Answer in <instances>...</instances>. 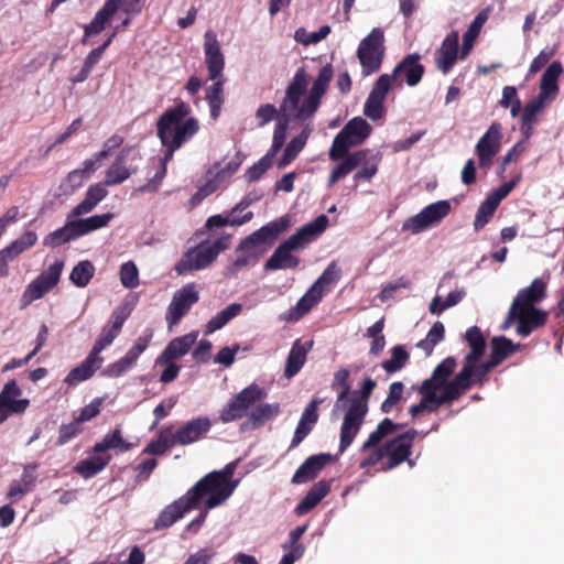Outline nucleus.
<instances>
[{
    "instance_id": "a878e982",
    "label": "nucleus",
    "mask_w": 564,
    "mask_h": 564,
    "mask_svg": "<svg viewBox=\"0 0 564 564\" xmlns=\"http://www.w3.org/2000/svg\"><path fill=\"white\" fill-rule=\"evenodd\" d=\"M240 162L231 160L224 164H217L207 172L206 183L202 185L200 192L209 195L225 184L238 170Z\"/></svg>"
},
{
    "instance_id": "412c9836",
    "label": "nucleus",
    "mask_w": 564,
    "mask_h": 564,
    "mask_svg": "<svg viewBox=\"0 0 564 564\" xmlns=\"http://www.w3.org/2000/svg\"><path fill=\"white\" fill-rule=\"evenodd\" d=\"M128 315L129 313L124 308H117L112 313L109 323L102 327L93 349L90 350L93 354L100 356V352L113 343L120 334Z\"/></svg>"
},
{
    "instance_id": "6e6d98bb",
    "label": "nucleus",
    "mask_w": 564,
    "mask_h": 564,
    "mask_svg": "<svg viewBox=\"0 0 564 564\" xmlns=\"http://www.w3.org/2000/svg\"><path fill=\"white\" fill-rule=\"evenodd\" d=\"M37 241V236L33 231H26L21 237L15 239L11 245L6 247L3 250L9 257L13 259L18 257L20 253L34 246Z\"/></svg>"
},
{
    "instance_id": "a19ab883",
    "label": "nucleus",
    "mask_w": 564,
    "mask_h": 564,
    "mask_svg": "<svg viewBox=\"0 0 564 564\" xmlns=\"http://www.w3.org/2000/svg\"><path fill=\"white\" fill-rule=\"evenodd\" d=\"M74 218L75 217H70L69 213L66 218V224L62 228L47 235L43 243L46 247L55 248L78 238L79 236L74 225Z\"/></svg>"
},
{
    "instance_id": "338daca9",
    "label": "nucleus",
    "mask_w": 564,
    "mask_h": 564,
    "mask_svg": "<svg viewBox=\"0 0 564 564\" xmlns=\"http://www.w3.org/2000/svg\"><path fill=\"white\" fill-rule=\"evenodd\" d=\"M246 413H247V411L241 405V403L239 401H237L236 397H232L228 401L226 406L223 409V411L220 413V420L224 423H229V422L236 421L238 419H241Z\"/></svg>"
},
{
    "instance_id": "e433bc0d",
    "label": "nucleus",
    "mask_w": 564,
    "mask_h": 564,
    "mask_svg": "<svg viewBox=\"0 0 564 564\" xmlns=\"http://www.w3.org/2000/svg\"><path fill=\"white\" fill-rule=\"evenodd\" d=\"M131 151V148H124L120 151L116 161L107 170L105 182L102 184L106 186H112L121 184L130 177L132 172L126 166V160Z\"/></svg>"
},
{
    "instance_id": "7ed1b4c3",
    "label": "nucleus",
    "mask_w": 564,
    "mask_h": 564,
    "mask_svg": "<svg viewBox=\"0 0 564 564\" xmlns=\"http://www.w3.org/2000/svg\"><path fill=\"white\" fill-rule=\"evenodd\" d=\"M398 429L399 425L390 419H384L378 424L377 429L369 434L367 441L360 447L361 453H369L360 463V467L373 466L387 457L388 464L382 469L390 470L409 457L413 440L416 435L415 430H410L381 444L384 438L394 434Z\"/></svg>"
},
{
    "instance_id": "f8f14e48",
    "label": "nucleus",
    "mask_w": 564,
    "mask_h": 564,
    "mask_svg": "<svg viewBox=\"0 0 564 564\" xmlns=\"http://www.w3.org/2000/svg\"><path fill=\"white\" fill-rule=\"evenodd\" d=\"M371 126L361 117L349 120L335 137L328 155L332 161H338L350 148L361 144L371 133Z\"/></svg>"
},
{
    "instance_id": "2eb2a0df",
    "label": "nucleus",
    "mask_w": 564,
    "mask_h": 564,
    "mask_svg": "<svg viewBox=\"0 0 564 564\" xmlns=\"http://www.w3.org/2000/svg\"><path fill=\"white\" fill-rule=\"evenodd\" d=\"M198 300L199 294L193 283H188L176 291L166 311L165 318L169 328L172 329L173 326L177 325Z\"/></svg>"
},
{
    "instance_id": "4d7b16f0",
    "label": "nucleus",
    "mask_w": 564,
    "mask_h": 564,
    "mask_svg": "<svg viewBox=\"0 0 564 564\" xmlns=\"http://www.w3.org/2000/svg\"><path fill=\"white\" fill-rule=\"evenodd\" d=\"M330 33L329 25H323L316 32H307L304 28H300L294 33V40L305 46L317 44Z\"/></svg>"
},
{
    "instance_id": "3c124183",
    "label": "nucleus",
    "mask_w": 564,
    "mask_h": 564,
    "mask_svg": "<svg viewBox=\"0 0 564 564\" xmlns=\"http://www.w3.org/2000/svg\"><path fill=\"white\" fill-rule=\"evenodd\" d=\"M349 371L345 368L336 371L334 376V384H338L341 388L333 409V415H336L339 411L346 408V401L350 393V384L348 382Z\"/></svg>"
},
{
    "instance_id": "8fccbe9b",
    "label": "nucleus",
    "mask_w": 564,
    "mask_h": 564,
    "mask_svg": "<svg viewBox=\"0 0 564 564\" xmlns=\"http://www.w3.org/2000/svg\"><path fill=\"white\" fill-rule=\"evenodd\" d=\"M213 80L214 84L209 86L206 90V100L210 108L212 118L217 119L219 117L221 106L224 102L223 86L225 83V78H217Z\"/></svg>"
},
{
    "instance_id": "1a4fd4ad",
    "label": "nucleus",
    "mask_w": 564,
    "mask_h": 564,
    "mask_svg": "<svg viewBox=\"0 0 564 564\" xmlns=\"http://www.w3.org/2000/svg\"><path fill=\"white\" fill-rule=\"evenodd\" d=\"M228 238H219L215 241H203L184 252L180 261L175 264L174 271L178 275H187L195 271L205 270L216 260L220 251L228 248Z\"/></svg>"
},
{
    "instance_id": "c03bdc74",
    "label": "nucleus",
    "mask_w": 564,
    "mask_h": 564,
    "mask_svg": "<svg viewBox=\"0 0 564 564\" xmlns=\"http://www.w3.org/2000/svg\"><path fill=\"white\" fill-rule=\"evenodd\" d=\"M130 448L131 444L122 437L120 429H115L112 432L106 434L100 442L95 444L94 453H102L108 449H116L123 453Z\"/></svg>"
},
{
    "instance_id": "5fc2aeb1",
    "label": "nucleus",
    "mask_w": 564,
    "mask_h": 564,
    "mask_svg": "<svg viewBox=\"0 0 564 564\" xmlns=\"http://www.w3.org/2000/svg\"><path fill=\"white\" fill-rule=\"evenodd\" d=\"M333 70L330 65H325L321 68L317 78L314 80L310 93L312 94V99L317 100L321 104V99L323 95L326 93L328 84L332 79Z\"/></svg>"
},
{
    "instance_id": "423d86ee",
    "label": "nucleus",
    "mask_w": 564,
    "mask_h": 564,
    "mask_svg": "<svg viewBox=\"0 0 564 564\" xmlns=\"http://www.w3.org/2000/svg\"><path fill=\"white\" fill-rule=\"evenodd\" d=\"M291 225V219L284 215L268 223L241 241L237 248V267H245L250 262L258 261L271 247L275 238L285 231Z\"/></svg>"
},
{
    "instance_id": "5701e85b",
    "label": "nucleus",
    "mask_w": 564,
    "mask_h": 564,
    "mask_svg": "<svg viewBox=\"0 0 564 564\" xmlns=\"http://www.w3.org/2000/svg\"><path fill=\"white\" fill-rule=\"evenodd\" d=\"M196 507L192 502V499L189 498L188 494L186 492L184 496H182L180 499L175 500L159 514L158 519L154 523L155 530H162L165 528H170L172 524H174L177 520L183 518V516L195 509Z\"/></svg>"
},
{
    "instance_id": "39448f33",
    "label": "nucleus",
    "mask_w": 564,
    "mask_h": 564,
    "mask_svg": "<svg viewBox=\"0 0 564 564\" xmlns=\"http://www.w3.org/2000/svg\"><path fill=\"white\" fill-rule=\"evenodd\" d=\"M376 387L375 380L366 378L358 391L349 393L339 432V452L344 453L359 433L368 413V398Z\"/></svg>"
},
{
    "instance_id": "9d476101",
    "label": "nucleus",
    "mask_w": 564,
    "mask_h": 564,
    "mask_svg": "<svg viewBox=\"0 0 564 564\" xmlns=\"http://www.w3.org/2000/svg\"><path fill=\"white\" fill-rule=\"evenodd\" d=\"M216 476L218 475L207 474L187 491L196 508L203 501L204 508L212 510L223 505L234 494L236 484L224 482Z\"/></svg>"
},
{
    "instance_id": "f257e3e1",
    "label": "nucleus",
    "mask_w": 564,
    "mask_h": 564,
    "mask_svg": "<svg viewBox=\"0 0 564 564\" xmlns=\"http://www.w3.org/2000/svg\"><path fill=\"white\" fill-rule=\"evenodd\" d=\"M477 361H470L469 373L464 381L458 380V373L448 380L456 367V360L453 357L445 358L433 371L432 376L424 380L419 389L422 399L419 403L410 406L409 412L412 416H417L426 411L435 412L443 404L457 400L476 381L482 378L491 370L488 362L476 365Z\"/></svg>"
},
{
    "instance_id": "c85d7f7f",
    "label": "nucleus",
    "mask_w": 564,
    "mask_h": 564,
    "mask_svg": "<svg viewBox=\"0 0 564 564\" xmlns=\"http://www.w3.org/2000/svg\"><path fill=\"white\" fill-rule=\"evenodd\" d=\"M104 358L96 356L91 351L78 366L73 368L65 377L64 382L68 386H75L91 378L97 369L101 367Z\"/></svg>"
},
{
    "instance_id": "b1692460",
    "label": "nucleus",
    "mask_w": 564,
    "mask_h": 564,
    "mask_svg": "<svg viewBox=\"0 0 564 564\" xmlns=\"http://www.w3.org/2000/svg\"><path fill=\"white\" fill-rule=\"evenodd\" d=\"M465 339L470 347V351L465 356L464 366L458 372V382L468 377L470 361H477L484 355L486 347L485 337L477 326H471L466 330Z\"/></svg>"
},
{
    "instance_id": "c756f323",
    "label": "nucleus",
    "mask_w": 564,
    "mask_h": 564,
    "mask_svg": "<svg viewBox=\"0 0 564 564\" xmlns=\"http://www.w3.org/2000/svg\"><path fill=\"white\" fill-rule=\"evenodd\" d=\"M212 427L208 417L202 416L186 422L177 430L180 445H188L200 440Z\"/></svg>"
},
{
    "instance_id": "cd10ccee",
    "label": "nucleus",
    "mask_w": 564,
    "mask_h": 564,
    "mask_svg": "<svg viewBox=\"0 0 564 564\" xmlns=\"http://www.w3.org/2000/svg\"><path fill=\"white\" fill-rule=\"evenodd\" d=\"M197 339V332L176 337L169 343L163 352L158 357L156 364H167L185 356Z\"/></svg>"
},
{
    "instance_id": "680f3d73",
    "label": "nucleus",
    "mask_w": 564,
    "mask_h": 564,
    "mask_svg": "<svg viewBox=\"0 0 564 564\" xmlns=\"http://www.w3.org/2000/svg\"><path fill=\"white\" fill-rule=\"evenodd\" d=\"M499 105L502 108H510V115L514 118L521 110V101L517 89L513 86H505Z\"/></svg>"
},
{
    "instance_id": "13d9d810",
    "label": "nucleus",
    "mask_w": 564,
    "mask_h": 564,
    "mask_svg": "<svg viewBox=\"0 0 564 564\" xmlns=\"http://www.w3.org/2000/svg\"><path fill=\"white\" fill-rule=\"evenodd\" d=\"M550 102L552 101L538 95L525 105L521 116V121L536 123L538 116Z\"/></svg>"
},
{
    "instance_id": "4c0bfd02",
    "label": "nucleus",
    "mask_w": 564,
    "mask_h": 564,
    "mask_svg": "<svg viewBox=\"0 0 564 564\" xmlns=\"http://www.w3.org/2000/svg\"><path fill=\"white\" fill-rule=\"evenodd\" d=\"M279 403H262L256 406L249 414L248 420L241 425V429H258L268 421L273 420L280 414Z\"/></svg>"
},
{
    "instance_id": "ea45409f",
    "label": "nucleus",
    "mask_w": 564,
    "mask_h": 564,
    "mask_svg": "<svg viewBox=\"0 0 564 564\" xmlns=\"http://www.w3.org/2000/svg\"><path fill=\"white\" fill-rule=\"evenodd\" d=\"M242 312V305L239 303H231L226 306L224 310L218 312L215 316H213L206 324V328L204 330L205 335H210L224 326H226L231 319L240 315Z\"/></svg>"
},
{
    "instance_id": "bb28decb",
    "label": "nucleus",
    "mask_w": 564,
    "mask_h": 564,
    "mask_svg": "<svg viewBox=\"0 0 564 564\" xmlns=\"http://www.w3.org/2000/svg\"><path fill=\"white\" fill-rule=\"evenodd\" d=\"M517 316V333L522 337H527L546 322L547 313L534 306H518Z\"/></svg>"
},
{
    "instance_id": "49530a36",
    "label": "nucleus",
    "mask_w": 564,
    "mask_h": 564,
    "mask_svg": "<svg viewBox=\"0 0 564 564\" xmlns=\"http://www.w3.org/2000/svg\"><path fill=\"white\" fill-rule=\"evenodd\" d=\"M245 207L242 205H238L229 216L223 217L220 215L212 216L207 219V227H224V226H240L247 221H249L253 214L251 212L246 213L243 216L239 217L237 215L238 212L242 210Z\"/></svg>"
},
{
    "instance_id": "72a5a7b5",
    "label": "nucleus",
    "mask_w": 564,
    "mask_h": 564,
    "mask_svg": "<svg viewBox=\"0 0 564 564\" xmlns=\"http://www.w3.org/2000/svg\"><path fill=\"white\" fill-rule=\"evenodd\" d=\"M546 296V282L541 279H534L528 288L520 290L512 304L518 306H534Z\"/></svg>"
},
{
    "instance_id": "dca6fc26",
    "label": "nucleus",
    "mask_w": 564,
    "mask_h": 564,
    "mask_svg": "<svg viewBox=\"0 0 564 564\" xmlns=\"http://www.w3.org/2000/svg\"><path fill=\"white\" fill-rule=\"evenodd\" d=\"M501 140L502 126L499 122H492L475 147L480 167L488 170L492 165L494 158L501 149Z\"/></svg>"
},
{
    "instance_id": "0e129e2a",
    "label": "nucleus",
    "mask_w": 564,
    "mask_h": 564,
    "mask_svg": "<svg viewBox=\"0 0 564 564\" xmlns=\"http://www.w3.org/2000/svg\"><path fill=\"white\" fill-rule=\"evenodd\" d=\"M403 391L404 386L402 382H392L389 387L388 397L381 404V411L383 413L392 412L395 405L402 400Z\"/></svg>"
},
{
    "instance_id": "7c9ffc66",
    "label": "nucleus",
    "mask_w": 564,
    "mask_h": 564,
    "mask_svg": "<svg viewBox=\"0 0 564 564\" xmlns=\"http://www.w3.org/2000/svg\"><path fill=\"white\" fill-rule=\"evenodd\" d=\"M313 347V341H301L297 339L289 352L285 362L284 376L288 379L293 378L304 366L306 356Z\"/></svg>"
},
{
    "instance_id": "f3484780",
    "label": "nucleus",
    "mask_w": 564,
    "mask_h": 564,
    "mask_svg": "<svg viewBox=\"0 0 564 564\" xmlns=\"http://www.w3.org/2000/svg\"><path fill=\"white\" fill-rule=\"evenodd\" d=\"M64 268L63 261L56 260L45 271H43L35 280H33L23 293V300L31 303L41 299L59 281Z\"/></svg>"
},
{
    "instance_id": "a18cd8bd",
    "label": "nucleus",
    "mask_w": 564,
    "mask_h": 564,
    "mask_svg": "<svg viewBox=\"0 0 564 564\" xmlns=\"http://www.w3.org/2000/svg\"><path fill=\"white\" fill-rule=\"evenodd\" d=\"M112 218L113 214L111 213L95 215L84 219L74 218V225L78 236L82 237L90 231L106 227Z\"/></svg>"
},
{
    "instance_id": "6e6552de",
    "label": "nucleus",
    "mask_w": 564,
    "mask_h": 564,
    "mask_svg": "<svg viewBox=\"0 0 564 564\" xmlns=\"http://www.w3.org/2000/svg\"><path fill=\"white\" fill-rule=\"evenodd\" d=\"M339 273L340 270L336 263L332 262L307 290V292L297 301L296 305L282 315V318L288 322H296L308 313L317 303H319L330 288L335 285L339 279Z\"/></svg>"
},
{
    "instance_id": "603ef678",
    "label": "nucleus",
    "mask_w": 564,
    "mask_h": 564,
    "mask_svg": "<svg viewBox=\"0 0 564 564\" xmlns=\"http://www.w3.org/2000/svg\"><path fill=\"white\" fill-rule=\"evenodd\" d=\"M95 274L94 264L88 260L78 262L69 274L70 281L78 288H85Z\"/></svg>"
},
{
    "instance_id": "20e7f679",
    "label": "nucleus",
    "mask_w": 564,
    "mask_h": 564,
    "mask_svg": "<svg viewBox=\"0 0 564 564\" xmlns=\"http://www.w3.org/2000/svg\"><path fill=\"white\" fill-rule=\"evenodd\" d=\"M328 217L319 215L314 220L305 224L284 240L265 261L264 269L268 271L294 269L300 264V258L294 253L303 250L314 241L328 226Z\"/></svg>"
},
{
    "instance_id": "09e8293b",
    "label": "nucleus",
    "mask_w": 564,
    "mask_h": 564,
    "mask_svg": "<svg viewBox=\"0 0 564 564\" xmlns=\"http://www.w3.org/2000/svg\"><path fill=\"white\" fill-rule=\"evenodd\" d=\"M109 460L110 456H93L79 462L75 466V471L87 479L101 471Z\"/></svg>"
},
{
    "instance_id": "79ce46f5",
    "label": "nucleus",
    "mask_w": 564,
    "mask_h": 564,
    "mask_svg": "<svg viewBox=\"0 0 564 564\" xmlns=\"http://www.w3.org/2000/svg\"><path fill=\"white\" fill-rule=\"evenodd\" d=\"M311 132L312 128L306 126L299 135L288 143L282 158L278 162L279 169H284L297 156L305 147Z\"/></svg>"
},
{
    "instance_id": "a211bd4d",
    "label": "nucleus",
    "mask_w": 564,
    "mask_h": 564,
    "mask_svg": "<svg viewBox=\"0 0 564 564\" xmlns=\"http://www.w3.org/2000/svg\"><path fill=\"white\" fill-rule=\"evenodd\" d=\"M22 390L15 380H10L0 392V424L7 421L10 414L24 413L30 404L28 399H22Z\"/></svg>"
},
{
    "instance_id": "393cba45",
    "label": "nucleus",
    "mask_w": 564,
    "mask_h": 564,
    "mask_svg": "<svg viewBox=\"0 0 564 564\" xmlns=\"http://www.w3.org/2000/svg\"><path fill=\"white\" fill-rule=\"evenodd\" d=\"M458 40L457 31L451 32L442 42L441 47L435 52V63L437 69L443 74L449 73L458 57Z\"/></svg>"
},
{
    "instance_id": "4468645a",
    "label": "nucleus",
    "mask_w": 564,
    "mask_h": 564,
    "mask_svg": "<svg viewBox=\"0 0 564 564\" xmlns=\"http://www.w3.org/2000/svg\"><path fill=\"white\" fill-rule=\"evenodd\" d=\"M452 206L448 200H437L425 206L416 215L409 217L402 224L403 231L412 235L421 234L430 228L438 226L451 213Z\"/></svg>"
},
{
    "instance_id": "de8ad7c7",
    "label": "nucleus",
    "mask_w": 564,
    "mask_h": 564,
    "mask_svg": "<svg viewBox=\"0 0 564 564\" xmlns=\"http://www.w3.org/2000/svg\"><path fill=\"white\" fill-rule=\"evenodd\" d=\"M35 468H36L35 465L28 466L24 468L21 479L19 481H14L10 487V490L8 492V497L10 499L20 498L33 488V486L35 484V477H34Z\"/></svg>"
},
{
    "instance_id": "aec40b11",
    "label": "nucleus",
    "mask_w": 564,
    "mask_h": 564,
    "mask_svg": "<svg viewBox=\"0 0 564 564\" xmlns=\"http://www.w3.org/2000/svg\"><path fill=\"white\" fill-rule=\"evenodd\" d=\"M204 53L209 79L224 78L225 57L213 31H206L204 34Z\"/></svg>"
},
{
    "instance_id": "9b49d317",
    "label": "nucleus",
    "mask_w": 564,
    "mask_h": 564,
    "mask_svg": "<svg viewBox=\"0 0 564 564\" xmlns=\"http://www.w3.org/2000/svg\"><path fill=\"white\" fill-rule=\"evenodd\" d=\"M143 4L144 0H107L85 26V37L102 32L120 11L126 15H138L142 11Z\"/></svg>"
},
{
    "instance_id": "c9c22d12",
    "label": "nucleus",
    "mask_w": 564,
    "mask_h": 564,
    "mask_svg": "<svg viewBox=\"0 0 564 564\" xmlns=\"http://www.w3.org/2000/svg\"><path fill=\"white\" fill-rule=\"evenodd\" d=\"M329 456L325 454L308 457L295 471L292 478L293 484H303L317 476L324 468Z\"/></svg>"
},
{
    "instance_id": "bf43d9fd",
    "label": "nucleus",
    "mask_w": 564,
    "mask_h": 564,
    "mask_svg": "<svg viewBox=\"0 0 564 564\" xmlns=\"http://www.w3.org/2000/svg\"><path fill=\"white\" fill-rule=\"evenodd\" d=\"M498 206L499 205H497V203H495L489 197H487L480 204V206H479V208L477 210L475 220H474V228H475V230L478 231V230L482 229L488 224V221L494 216V214H495V212H496Z\"/></svg>"
},
{
    "instance_id": "69168bd1",
    "label": "nucleus",
    "mask_w": 564,
    "mask_h": 564,
    "mask_svg": "<svg viewBox=\"0 0 564 564\" xmlns=\"http://www.w3.org/2000/svg\"><path fill=\"white\" fill-rule=\"evenodd\" d=\"M120 282L127 289L139 285V271L134 262H124L120 268Z\"/></svg>"
},
{
    "instance_id": "f03ea898",
    "label": "nucleus",
    "mask_w": 564,
    "mask_h": 564,
    "mask_svg": "<svg viewBox=\"0 0 564 564\" xmlns=\"http://www.w3.org/2000/svg\"><path fill=\"white\" fill-rule=\"evenodd\" d=\"M191 107L185 102L177 104L166 110L158 120V135L162 144L167 149L163 160H160V170L147 184L139 188L140 192H156L161 181L166 174L165 163L173 152L191 140L199 130L198 121L189 117Z\"/></svg>"
},
{
    "instance_id": "864d4df0",
    "label": "nucleus",
    "mask_w": 564,
    "mask_h": 564,
    "mask_svg": "<svg viewBox=\"0 0 564 564\" xmlns=\"http://www.w3.org/2000/svg\"><path fill=\"white\" fill-rule=\"evenodd\" d=\"M246 411L256 402L267 397L265 391L258 384L252 383L235 395Z\"/></svg>"
},
{
    "instance_id": "4be33fe9",
    "label": "nucleus",
    "mask_w": 564,
    "mask_h": 564,
    "mask_svg": "<svg viewBox=\"0 0 564 564\" xmlns=\"http://www.w3.org/2000/svg\"><path fill=\"white\" fill-rule=\"evenodd\" d=\"M421 55L417 53L406 55L393 69L392 76L395 82L404 80L409 86H416L424 74V66L420 63Z\"/></svg>"
},
{
    "instance_id": "37998d69",
    "label": "nucleus",
    "mask_w": 564,
    "mask_h": 564,
    "mask_svg": "<svg viewBox=\"0 0 564 564\" xmlns=\"http://www.w3.org/2000/svg\"><path fill=\"white\" fill-rule=\"evenodd\" d=\"M490 13V8H487L479 12L468 30L464 33L463 36V47L460 50V58H465L471 51L474 46V42L476 37L478 36L480 29L488 20Z\"/></svg>"
},
{
    "instance_id": "774afa93",
    "label": "nucleus",
    "mask_w": 564,
    "mask_h": 564,
    "mask_svg": "<svg viewBox=\"0 0 564 564\" xmlns=\"http://www.w3.org/2000/svg\"><path fill=\"white\" fill-rule=\"evenodd\" d=\"M273 156L270 154H265L262 159H260L257 163L250 166L245 177L248 182H254L261 177V175L271 166Z\"/></svg>"
},
{
    "instance_id": "f704fd0d",
    "label": "nucleus",
    "mask_w": 564,
    "mask_h": 564,
    "mask_svg": "<svg viewBox=\"0 0 564 564\" xmlns=\"http://www.w3.org/2000/svg\"><path fill=\"white\" fill-rule=\"evenodd\" d=\"M107 194L108 192L105 184L96 183L90 185L86 192L85 198L72 209L70 217L77 218L93 212L95 207L107 196Z\"/></svg>"
},
{
    "instance_id": "052dcab7",
    "label": "nucleus",
    "mask_w": 564,
    "mask_h": 564,
    "mask_svg": "<svg viewBox=\"0 0 564 564\" xmlns=\"http://www.w3.org/2000/svg\"><path fill=\"white\" fill-rule=\"evenodd\" d=\"M444 332V325L441 322H436L429 330L426 337L417 344L419 348L424 350L426 355H430L434 347L443 339Z\"/></svg>"
},
{
    "instance_id": "0eeeda50",
    "label": "nucleus",
    "mask_w": 564,
    "mask_h": 564,
    "mask_svg": "<svg viewBox=\"0 0 564 564\" xmlns=\"http://www.w3.org/2000/svg\"><path fill=\"white\" fill-rule=\"evenodd\" d=\"M307 86L306 73L303 68H299L286 87L284 98L280 104L279 110L285 118L306 120L317 111L319 102L312 99Z\"/></svg>"
},
{
    "instance_id": "ddd939ff",
    "label": "nucleus",
    "mask_w": 564,
    "mask_h": 564,
    "mask_svg": "<svg viewBox=\"0 0 564 564\" xmlns=\"http://www.w3.org/2000/svg\"><path fill=\"white\" fill-rule=\"evenodd\" d=\"M384 55V34L382 29L375 28L359 43L357 56L362 67V73L368 76L377 72Z\"/></svg>"
},
{
    "instance_id": "e2e57ef3",
    "label": "nucleus",
    "mask_w": 564,
    "mask_h": 564,
    "mask_svg": "<svg viewBox=\"0 0 564 564\" xmlns=\"http://www.w3.org/2000/svg\"><path fill=\"white\" fill-rule=\"evenodd\" d=\"M409 359V354L402 346H394L391 350V357L383 361L382 368L392 373L400 370Z\"/></svg>"
},
{
    "instance_id": "473e14b6",
    "label": "nucleus",
    "mask_w": 564,
    "mask_h": 564,
    "mask_svg": "<svg viewBox=\"0 0 564 564\" xmlns=\"http://www.w3.org/2000/svg\"><path fill=\"white\" fill-rule=\"evenodd\" d=\"M563 73L562 64L557 61L551 63L542 75L539 96L553 101L558 95L557 80Z\"/></svg>"
},
{
    "instance_id": "6ab92c4d",
    "label": "nucleus",
    "mask_w": 564,
    "mask_h": 564,
    "mask_svg": "<svg viewBox=\"0 0 564 564\" xmlns=\"http://www.w3.org/2000/svg\"><path fill=\"white\" fill-rule=\"evenodd\" d=\"M152 334L139 337L127 354L116 362L108 365L102 370V376L108 378H119L129 371L139 359L140 355L147 349Z\"/></svg>"
},
{
    "instance_id": "58836bf2",
    "label": "nucleus",
    "mask_w": 564,
    "mask_h": 564,
    "mask_svg": "<svg viewBox=\"0 0 564 564\" xmlns=\"http://www.w3.org/2000/svg\"><path fill=\"white\" fill-rule=\"evenodd\" d=\"M330 486L327 481L316 482L306 494V496L296 506L295 512L297 516H304L312 510L318 502L327 496Z\"/></svg>"
},
{
    "instance_id": "2f4dec72",
    "label": "nucleus",
    "mask_w": 564,
    "mask_h": 564,
    "mask_svg": "<svg viewBox=\"0 0 564 564\" xmlns=\"http://www.w3.org/2000/svg\"><path fill=\"white\" fill-rule=\"evenodd\" d=\"M367 150H359L354 153H346L341 159L343 161L338 163L332 171L328 187H332L336 182L347 176L352 170L358 167L368 155Z\"/></svg>"
}]
</instances>
